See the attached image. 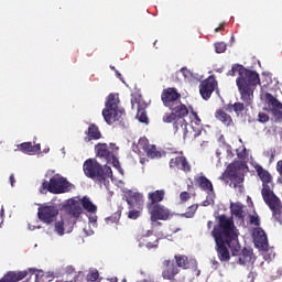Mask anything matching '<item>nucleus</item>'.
<instances>
[{
    "label": "nucleus",
    "instance_id": "4be33fe9",
    "mask_svg": "<svg viewBox=\"0 0 282 282\" xmlns=\"http://www.w3.org/2000/svg\"><path fill=\"white\" fill-rule=\"evenodd\" d=\"M264 100H265L267 105H269V107H272V112L274 113V116H278V118L282 119V111H281L282 104H281V101H279V99H276L270 93L264 94Z\"/></svg>",
    "mask_w": 282,
    "mask_h": 282
},
{
    "label": "nucleus",
    "instance_id": "412c9836",
    "mask_svg": "<svg viewBox=\"0 0 282 282\" xmlns=\"http://www.w3.org/2000/svg\"><path fill=\"white\" fill-rule=\"evenodd\" d=\"M253 242L256 248H259L260 250L268 252L270 245L268 243V236L265 235V231H263V229H259L254 234Z\"/></svg>",
    "mask_w": 282,
    "mask_h": 282
},
{
    "label": "nucleus",
    "instance_id": "f704fd0d",
    "mask_svg": "<svg viewBox=\"0 0 282 282\" xmlns=\"http://www.w3.org/2000/svg\"><path fill=\"white\" fill-rule=\"evenodd\" d=\"M197 208H199L198 204H194L187 207V210L184 214H181V217H185L186 219H193V217H195V213H197Z\"/></svg>",
    "mask_w": 282,
    "mask_h": 282
},
{
    "label": "nucleus",
    "instance_id": "4c0bfd02",
    "mask_svg": "<svg viewBox=\"0 0 282 282\" xmlns=\"http://www.w3.org/2000/svg\"><path fill=\"white\" fill-rule=\"evenodd\" d=\"M142 208L143 207L130 208V210L128 213V218L129 219H138V217H140L142 215Z\"/></svg>",
    "mask_w": 282,
    "mask_h": 282
},
{
    "label": "nucleus",
    "instance_id": "a211bd4d",
    "mask_svg": "<svg viewBox=\"0 0 282 282\" xmlns=\"http://www.w3.org/2000/svg\"><path fill=\"white\" fill-rule=\"evenodd\" d=\"M180 272V269L175 265V262L171 259L163 261L162 278L165 281H175V275Z\"/></svg>",
    "mask_w": 282,
    "mask_h": 282
},
{
    "label": "nucleus",
    "instance_id": "0eeeda50",
    "mask_svg": "<svg viewBox=\"0 0 282 282\" xmlns=\"http://www.w3.org/2000/svg\"><path fill=\"white\" fill-rule=\"evenodd\" d=\"M72 184L67 178L55 174L50 182L44 180L40 187V193H52L53 195H63V193H69Z\"/></svg>",
    "mask_w": 282,
    "mask_h": 282
},
{
    "label": "nucleus",
    "instance_id": "1a4fd4ad",
    "mask_svg": "<svg viewBox=\"0 0 282 282\" xmlns=\"http://www.w3.org/2000/svg\"><path fill=\"white\" fill-rule=\"evenodd\" d=\"M232 226H235V223L232 220L228 219L225 214L220 215L219 225L214 227L212 231V237H219L223 239H239Z\"/></svg>",
    "mask_w": 282,
    "mask_h": 282
},
{
    "label": "nucleus",
    "instance_id": "f03ea898",
    "mask_svg": "<svg viewBox=\"0 0 282 282\" xmlns=\"http://www.w3.org/2000/svg\"><path fill=\"white\" fill-rule=\"evenodd\" d=\"M256 173L259 180L262 182V199L272 212L273 219L281 224L282 203L281 198H279L278 195L274 194V181L272 178V174H270V172L263 169V166L261 165L256 166Z\"/></svg>",
    "mask_w": 282,
    "mask_h": 282
},
{
    "label": "nucleus",
    "instance_id": "2f4dec72",
    "mask_svg": "<svg viewBox=\"0 0 282 282\" xmlns=\"http://www.w3.org/2000/svg\"><path fill=\"white\" fill-rule=\"evenodd\" d=\"M176 268H182V270H188L191 268V262L188 261V257L185 254H176L174 256Z\"/></svg>",
    "mask_w": 282,
    "mask_h": 282
},
{
    "label": "nucleus",
    "instance_id": "603ef678",
    "mask_svg": "<svg viewBox=\"0 0 282 282\" xmlns=\"http://www.w3.org/2000/svg\"><path fill=\"white\" fill-rule=\"evenodd\" d=\"M207 228H208V230H210V228H213V220L207 221Z\"/></svg>",
    "mask_w": 282,
    "mask_h": 282
},
{
    "label": "nucleus",
    "instance_id": "f3484780",
    "mask_svg": "<svg viewBox=\"0 0 282 282\" xmlns=\"http://www.w3.org/2000/svg\"><path fill=\"white\" fill-rule=\"evenodd\" d=\"M178 118L173 123V130L174 133H177L178 131H182L184 140L188 138V122H186V119H184L186 116H188V108H185V111L182 112L177 110Z\"/></svg>",
    "mask_w": 282,
    "mask_h": 282
},
{
    "label": "nucleus",
    "instance_id": "c756f323",
    "mask_svg": "<svg viewBox=\"0 0 282 282\" xmlns=\"http://www.w3.org/2000/svg\"><path fill=\"white\" fill-rule=\"evenodd\" d=\"M160 246V238H141L139 248H148V250H155Z\"/></svg>",
    "mask_w": 282,
    "mask_h": 282
},
{
    "label": "nucleus",
    "instance_id": "de8ad7c7",
    "mask_svg": "<svg viewBox=\"0 0 282 282\" xmlns=\"http://www.w3.org/2000/svg\"><path fill=\"white\" fill-rule=\"evenodd\" d=\"M250 224H252L253 226H260L259 216L251 215L250 216Z\"/></svg>",
    "mask_w": 282,
    "mask_h": 282
},
{
    "label": "nucleus",
    "instance_id": "bb28decb",
    "mask_svg": "<svg viewBox=\"0 0 282 282\" xmlns=\"http://www.w3.org/2000/svg\"><path fill=\"white\" fill-rule=\"evenodd\" d=\"M127 204L130 208H143L144 207V195L140 193H133L129 199H127Z\"/></svg>",
    "mask_w": 282,
    "mask_h": 282
},
{
    "label": "nucleus",
    "instance_id": "b1692460",
    "mask_svg": "<svg viewBox=\"0 0 282 282\" xmlns=\"http://www.w3.org/2000/svg\"><path fill=\"white\" fill-rule=\"evenodd\" d=\"M253 262H254V251L252 250V248L245 247L241 250V253L238 259V263L240 265H246L248 263H253Z\"/></svg>",
    "mask_w": 282,
    "mask_h": 282
},
{
    "label": "nucleus",
    "instance_id": "a18cd8bd",
    "mask_svg": "<svg viewBox=\"0 0 282 282\" xmlns=\"http://www.w3.org/2000/svg\"><path fill=\"white\" fill-rule=\"evenodd\" d=\"M259 118V122H268L270 120V116H268V113L265 112H260L258 115Z\"/></svg>",
    "mask_w": 282,
    "mask_h": 282
},
{
    "label": "nucleus",
    "instance_id": "9b49d317",
    "mask_svg": "<svg viewBox=\"0 0 282 282\" xmlns=\"http://www.w3.org/2000/svg\"><path fill=\"white\" fill-rule=\"evenodd\" d=\"M37 217L42 224H54L56 221V217H58V207L54 204H42L37 208Z\"/></svg>",
    "mask_w": 282,
    "mask_h": 282
},
{
    "label": "nucleus",
    "instance_id": "c85d7f7f",
    "mask_svg": "<svg viewBox=\"0 0 282 282\" xmlns=\"http://www.w3.org/2000/svg\"><path fill=\"white\" fill-rule=\"evenodd\" d=\"M194 182L202 191L213 193V182H210V180H208L206 176H197L194 178Z\"/></svg>",
    "mask_w": 282,
    "mask_h": 282
},
{
    "label": "nucleus",
    "instance_id": "a19ab883",
    "mask_svg": "<svg viewBox=\"0 0 282 282\" xmlns=\"http://www.w3.org/2000/svg\"><path fill=\"white\" fill-rule=\"evenodd\" d=\"M232 215L239 217V219L243 218V207L239 205H235L231 209Z\"/></svg>",
    "mask_w": 282,
    "mask_h": 282
},
{
    "label": "nucleus",
    "instance_id": "f257e3e1",
    "mask_svg": "<svg viewBox=\"0 0 282 282\" xmlns=\"http://www.w3.org/2000/svg\"><path fill=\"white\" fill-rule=\"evenodd\" d=\"M236 74H238L236 85L242 102H235L232 109L235 113L240 115L246 110V107H252L254 102V89H257V85H261V79L259 78V73L250 70L241 64H234L231 69L228 70L227 76H235Z\"/></svg>",
    "mask_w": 282,
    "mask_h": 282
},
{
    "label": "nucleus",
    "instance_id": "37998d69",
    "mask_svg": "<svg viewBox=\"0 0 282 282\" xmlns=\"http://www.w3.org/2000/svg\"><path fill=\"white\" fill-rule=\"evenodd\" d=\"M99 278H100V273H98V270L91 271V272L88 273V275H87V280H88V281H91V282L98 281Z\"/></svg>",
    "mask_w": 282,
    "mask_h": 282
},
{
    "label": "nucleus",
    "instance_id": "4d7b16f0",
    "mask_svg": "<svg viewBox=\"0 0 282 282\" xmlns=\"http://www.w3.org/2000/svg\"><path fill=\"white\" fill-rule=\"evenodd\" d=\"M159 226H162V223H158Z\"/></svg>",
    "mask_w": 282,
    "mask_h": 282
},
{
    "label": "nucleus",
    "instance_id": "6ab92c4d",
    "mask_svg": "<svg viewBox=\"0 0 282 282\" xmlns=\"http://www.w3.org/2000/svg\"><path fill=\"white\" fill-rule=\"evenodd\" d=\"M29 274H30V269H26L24 271H9L0 279V282L23 281V279H26Z\"/></svg>",
    "mask_w": 282,
    "mask_h": 282
},
{
    "label": "nucleus",
    "instance_id": "7ed1b4c3",
    "mask_svg": "<svg viewBox=\"0 0 282 282\" xmlns=\"http://www.w3.org/2000/svg\"><path fill=\"white\" fill-rule=\"evenodd\" d=\"M83 171L86 177L97 180L99 184L107 182L109 177H113V171L108 165H102L95 159H88L83 164Z\"/></svg>",
    "mask_w": 282,
    "mask_h": 282
},
{
    "label": "nucleus",
    "instance_id": "f8f14e48",
    "mask_svg": "<svg viewBox=\"0 0 282 282\" xmlns=\"http://www.w3.org/2000/svg\"><path fill=\"white\" fill-rule=\"evenodd\" d=\"M148 210L151 221H169L173 217L171 209L162 204L148 207Z\"/></svg>",
    "mask_w": 282,
    "mask_h": 282
},
{
    "label": "nucleus",
    "instance_id": "6e6d98bb",
    "mask_svg": "<svg viewBox=\"0 0 282 282\" xmlns=\"http://www.w3.org/2000/svg\"><path fill=\"white\" fill-rule=\"evenodd\" d=\"M113 282H118V278H115V279H113Z\"/></svg>",
    "mask_w": 282,
    "mask_h": 282
},
{
    "label": "nucleus",
    "instance_id": "39448f33",
    "mask_svg": "<svg viewBox=\"0 0 282 282\" xmlns=\"http://www.w3.org/2000/svg\"><path fill=\"white\" fill-rule=\"evenodd\" d=\"M216 243V252L218 256L219 261L228 262L230 261V250L235 256L239 254L241 250V245H239V238H214ZM228 246V247H226ZM228 248L230 250H228Z\"/></svg>",
    "mask_w": 282,
    "mask_h": 282
},
{
    "label": "nucleus",
    "instance_id": "09e8293b",
    "mask_svg": "<svg viewBox=\"0 0 282 282\" xmlns=\"http://www.w3.org/2000/svg\"><path fill=\"white\" fill-rule=\"evenodd\" d=\"M276 171H278V173H279V175L281 177L280 178V183L282 184V160L276 162Z\"/></svg>",
    "mask_w": 282,
    "mask_h": 282
},
{
    "label": "nucleus",
    "instance_id": "aec40b11",
    "mask_svg": "<svg viewBox=\"0 0 282 282\" xmlns=\"http://www.w3.org/2000/svg\"><path fill=\"white\" fill-rule=\"evenodd\" d=\"M164 197H166L165 189H156L148 193L147 208L160 205L161 202H164Z\"/></svg>",
    "mask_w": 282,
    "mask_h": 282
},
{
    "label": "nucleus",
    "instance_id": "a878e982",
    "mask_svg": "<svg viewBox=\"0 0 282 282\" xmlns=\"http://www.w3.org/2000/svg\"><path fill=\"white\" fill-rule=\"evenodd\" d=\"M18 149L22 153H29V155H36V153H41V144L32 145V142H23L18 145Z\"/></svg>",
    "mask_w": 282,
    "mask_h": 282
},
{
    "label": "nucleus",
    "instance_id": "5fc2aeb1",
    "mask_svg": "<svg viewBox=\"0 0 282 282\" xmlns=\"http://www.w3.org/2000/svg\"><path fill=\"white\" fill-rule=\"evenodd\" d=\"M116 74H117L118 78H122V74H120L118 72H116Z\"/></svg>",
    "mask_w": 282,
    "mask_h": 282
},
{
    "label": "nucleus",
    "instance_id": "cd10ccee",
    "mask_svg": "<svg viewBox=\"0 0 282 282\" xmlns=\"http://www.w3.org/2000/svg\"><path fill=\"white\" fill-rule=\"evenodd\" d=\"M68 214H70L72 217H75V219H78V217L83 215L80 202L74 199L68 200Z\"/></svg>",
    "mask_w": 282,
    "mask_h": 282
},
{
    "label": "nucleus",
    "instance_id": "5701e85b",
    "mask_svg": "<svg viewBox=\"0 0 282 282\" xmlns=\"http://www.w3.org/2000/svg\"><path fill=\"white\" fill-rule=\"evenodd\" d=\"M30 274H35V282H51L53 279H56L54 272H44L36 268H29Z\"/></svg>",
    "mask_w": 282,
    "mask_h": 282
},
{
    "label": "nucleus",
    "instance_id": "c9c22d12",
    "mask_svg": "<svg viewBox=\"0 0 282 282\" xmlns=\"http://www.w3.org/2000/svg\"><path fill=\"white\" fill-rule=\"evenodd\" d=\"M65 274H66L67 279H69V276H72V279L68 280V282L77 281V279H78V273L76 272V269L73 265H67L65 268Z\"/></svg>",
    "mask_w": 282,
    "mask_h": 282
},
{
    "label": "nucleus",
    "instance_id": "72a5a7b5",
    "mask_svg": "<svg viewBox=\"0 0 282 282\" xmlns=\"http://www.w3.org/2000/svg\"><path fill=\"white\" fill-rule=\"evenodd\" d=\"M171 112H165L162 117V121L165 124H174L175 120L180 117L177 110H170Z\"/></svg>",
    "mask_w": 282,
    "mask_h": 282
},
{
    "label": "nucleus",
    "instance_id": "c03bdc74",
    "mask_svg": "<svg viewBox=\"0 0 282 282\" xmlns=\"http://www.w3.org/2000/svg\"><path fill=\"white\" fill-rule=\"evenodd\" d=\"M192 116L194 118L191 122L192 124H202V119H199V116L195 110H192Z\"/></svg>",
    "mask_w": 282,
    "mask_h": 282
},
{
    "label": "nucleus",
    "instance_id": "423d86ee",
    "mask_svg": "<svg viewBox=\"0 0 282 282\" xmlns=\"http://www.w3.org/2000/svg\"><path fill=\"white\" fill-rule=\"evenodd\" d=\"M118 105H120V98L118 95L109 94L106 100L105 109L102 110V116L107 124L119 122L122 116H124V109H120Z\"/></svg>",
    "mask_w": 282,
    "mask_h": 282
},
{
    "label": "nucleus",
    "instance_id": "7c9ffc66",
    "mask_svg": "<svg viewBox=\"0 0 282 282\" xmlns=\"http://www.w3.org/2000/svg\"><path fill=\"white\" fill-rule=\"evenodd\" d=\"M215 118L223 122L225 127H230V124H232V117L221 109L216 110Z\"/></svg>",
    "mask_w": 282,
    "mask_h": 282
},
{
    "label": "nucleus",
    "instance_id": "79ce46f5",
    "mask_svg": "<svg viewBox=\"0 0 282 282\" xmlns=\"http://www.w3.org/2000/svg\"><path fill=\"white\" fill-rule=\"evenodd\" d=\"M215 51L217 54H224V52H226V43L217 42L215 44Z\"/></svg>",
    "mask_w": 282,
    "mask_h": 282
},
{
    "label": "nucleus",
    "instance_id": "dca6fc26",
    "mask_svg": "<svg viewBox=\"0 0 282 282\" xmlns=\"http://www.w3.org/2000/svg\"><path fill=\"white\" fill-rule=\"evenodd\" d=\"M131 107L132 109H137V116L139 122L143 124H149V117L147 116V105L142 104V99L140 97L131 98Z\"/></svg>",
    "mask_w": 282,
    "mask_h": 282
},
{
    "label": "nucleus",
    "instance_id": "473e14b6",
    "mask_svg": "<svg viewBox=\"0 0 282 282\" xmlns=\"http://www.w3.org/2000/svg\"><path fill=\"white\" fill-rule=\"evenodd\" d=\"M80 204L84 210H87V213H96L98 210V207L87 196H84L80 199Z\"/></svg>",
    "mask_w": 282,
    "mask_h": 282
},
{
    "label": "nucleus",
    "instance_id": "ea45409f",
    "mask_svg": "<svg viewBox=\"0 0 282 282\" xmlns=\"http://www.w3.org/2000/svg\"><path fill=\"white\" fill-rule=\"evenodd\" d=\"M191 127L193 130L192 137L199 138V135H202V129H204V127L202 124H195V123H191Z\"/></svg>",
    "mask_w": 282,
    "mask_h": 282
},
{
    "label": "nucleus",
    "instance_id": "864d4df0",
    "mask_svg": "<svg viewBox=\"0 0 282 282\" xmlns=\"http://www.w3.org/2000/svg\"><path fill=\"white\" fill-rule=\"evenodd\" d=\"M188 72V69L186 68H181V73L183 74V76H186V73Z\"/></svg>",
    "mask_w": 282,
    "mask_h": 282
},
{
    "label": "nucleus",
    "instance_id": "ddd939ff",
    "mask_svg": "<svg viewBox=\"0 0 282 282\" xmlns=\"http://www.w3.org/2000/svg\"><path fill=\"white\" fill-rule=\"evenodd\" d=\"M176 156L169 162L170 169H178L183 173H191L192 166L188 159L185 158L184 152H175Z\"/></svg>",
    "mask_w": 282,
    "mask_h": 282
},
{
    "label": "nucleus",
    "instance_id": "13d9d810",
    "mask_svg": "<svg viewBox=\"0 0 282 282\" xmlns=\"http://www.w3.org/2000/svg\"><path fill=\"white\" fill-rule=\"evenodd\" d=\"M122 282H127V280L123 279Z\"/></svg>",
    "mask_w": 282,
    "mask_h": 282
},
{
    "label": "nucleus",
    "instance_id": "393cba45",
    "mask_svg": "<svg viewBox=\"0 0 282 282\" xmlns=\"http://www.w3.org/2000/svg\"><path fill=\"white\" fill-rule=\"evenodd\" d=\"M86 135L87 137L84 138L85 142H91V140H100L102 138V133L96 123H93L88 127Z\"/></svg>",
    "mask_w": 282,
    "mask_h": 282
},
{
    "label": "nucleus",
    "instance_id": "8fccbe9b",
    "mask_svg": "<svg viewBox=\"0 0 282 282\" xmlns=\"http://www.w3.org/2000/svg\"><path fill=\"white\" fill-rule=\"evenodd\" d=\"M9 182H10V185H11L12 187H14V185L17 184V178L14 177V174H11V175H10Z\"/></svg>",
    "mask_w": 282,
    "mask_h": 282
},
{
    "label": "nucleus",
    "instance_id": "58836bf2",
    "mask_svg": "<svg viewBox=\"0 0 282 282\" xmlns=\"http://www.w3.org/2000/svg\"><path fill=\"white\" fill-rule=\"evenodd\" d=\"M55 232H57L59 237H63V235H65V223L63 220H58L55 223Z\"/></svg>",
    "mask_w": 282,
    "mask_h": 282
},
{
    "label": "nucleus",
    "instance_id": "49530a36",
    "mask_svg": "<svg viewBox=\"0 0 282 282\" xmlns=\"http://www.w3.org/2000/svg\"><path fill=\"white\" fill-rule=\"evenodd\" d=\"M181 202H188L191 199V194L188 192H182L180 194Z\"/></svg>",
    "mask_w": 282,
    "mask_h": 282
},
{
    "label": "nucleus",
    "instance_id": "6e6552de",
    "mask_svg": "<svg viewBox=\"0 0 282 282\" xmlns=\"http://www.w3.org/2000/svg\"><path fill=\"white\" fill-rule=\"evenodd\" d=\"M161 100L164 105L170 110H177L181 112H184L185 109H188L186 105L182 102V94L177 91V88L175 87H169L163 89L161 93Z\"/></svg>",
    "mask_w": 282,
    "mask_h": 282
},
{
    "label": "nucleus",
    "instance_id": "4468645a",
    "mask_svg": "<svg viewBox=\"0 0 282 282\" xmlns=\"http://www.w3.org/2000/svg\"><path fill=\"white\" fill-rule=\"evenodd\" d=\"M139 151H143L148 158L151 160L162 158V152L158 151V148L154 144L149 143V139L140 138L137 144Z\"/></svg>",
    "mask_w": 282,
    "mask_h": 282
},
{
    "label": "nucleus",
    "instance_id": "e433bc0d",
    "mask_svg": "<svg viewBox=\"0 0 282 282\" xmlns=\"http://www.w3.org/2000/svg\"><path fill=\"white\" fill-rule=\"evenodd\" d=\"M120 217H122V210H117L110 217L106 218L107 224H118L120 221Z\"/></svg>",
    "mask_w": 282,
    "mask_h": 282
},
{
    "label": "nucleus",
    "instance_id": "9d476101",
    "mask_svg": "<svg viewBox=\"0 0 282 282\" xmlns=\"http://www.w3.org/2000/svg\"><path fill=\"white\" fill-rule=\"evenodd\" d=\"M95 151L97 158H104L107 162L112 163L115 169H120V161L116 155H118L119 148L115 143H98L95 145Z\"/></svg>",
    "mask_w": 282,
    "mask_h": 282
},
{
    "label": "nucleus",
    "instance_id": "20e7f679",
    "mask_svg": "<svg viewBox=\"0 0 282 282\" xmlns=\"http://www.w3.org/2000/svg\"><path fill=\"white\" fill-rule=\"evenodd\" d=\"M221 182H226L229 180L230 188H235L238 193H243V182L246 180V175L243 171H241V164L239 162L230 163L226 171L219 176Z\"/></svg>",
    "mask_w": 282,
    "mask_h": 282
},
{
    "label": "nucleus",
    "instance_id": "3c124183",
    "mask_svg": "<svg viewBox=\"0 0 282 282\" xmlns=\"http://www.w3.org/2000/svg\"><path fill=\"white\" fill-rule=\"evenodd\" d=\"M224 23L220 24L218 28L215 29V32H221V30H224Z\"/></svg>",
    "mask_w": 282,
    "mask_h": 282
},
{
    "label": "nucleus",
    "instance_id": "2eb2a0df",
    "mask_svg": "<svg viewBox=\"0 0 282 282\" xmlns=\"http://www.w3.org/2000/svg\"><path fill=\"white\" fill-rule=\"evenodd\" d=\"M217 87V79L215 76H209L207 79L203 80L199 85V94L203 100H209Z\"/></svg>",
    "mask_w": 282,
    "mask_h": 282
}]
</instances>
